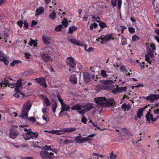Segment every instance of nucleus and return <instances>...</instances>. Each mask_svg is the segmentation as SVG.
<instances>
[{
	"instance_id": "60",
	"label": "nucleus",
	"mask_w": 159,
	"mask_h": 159,
	"mask_svg": "<svg viewBox=\"0 0 159 159\" xmlns=\"http://www.w3.org/2000/svg\"><path fill=\"white\" fill-rule=\"evenodd\" d=\"M47 110V108L46 107H43L42 109V112L46 114V112Z\"/></svg>"
},
{
	"instance_id": "3",
	"label": "nucleus",
	"mask_w": 159,
	"mask_h": 159,
	"mask_svg": "<svg viewBox=\"0 0 159 159\" xmlns=\"http://www.w3.org/2000/svg\"><path fill=\"white\" fill-rule=\"evenodd\" d=\"M147 52L150 57H153L154 56V51L156 49L155 44L151 43H146Z\"/></svg>"
},
{
	"instance_id": "14",
	"label": "nucleus",
	"mask_w": 159,
	"mask_h": 159,
	"mask_svg": "<svg viewBox=\"0 0 159 159\" xmlns=\"http://www.w3.org/2000/svg\"><path fill=\"white\" fill-rule=\"evenodd\" d=\"M84 107L80 104H78L74 105L71 107V109L72 110H75L79 113V111H81L82 108Z\"/></svg>"
},
{
	"instance_id": "10",
	"label": "nucleus",
	"mask_w": 159,
	"mask_h": 159,
	"mask_svg": "<svg viewBox=\"0 0 159 159\" xmlns=\"http://www.w3.org/2000/svg\"><path fill=\"white\" fill-rule=\"evenodd\" d=\"M144 98L147 101L149 100L150 102H153L159 98V94H152L147 97H145Z\"/></svg>"
},
{
	"instance_id": "36",
	"label": "nucleus",
	"mask_w": 159,
	"mask_h": 159,
	"mask_svg": "<svg viewBox=\"0 0 159 159\" xmlns=\"http://www.w3.org/2000/svg\"><path fill=\"white\" fill-rule=\"evenodd\" d=\"M0 61L4 62L6 65H7L9 63L7 59L4 58H0Z\"/></svg>"
},
{
	"instance_id": "15",
	"label": "nucleus",
	"mask_w": 159,
	"mask_h": 159,
	"mask_svg": "<svg viewBox=\"0 0 159 159\" xmlns=\"http://www.w3.org/2000/svg\"><path fill=\"white\" fill-rule=\"evenodd\" d=\"M31 106L32 105L30 102L28 101L24 104L23 110L28 112L30 110Z\"/></svg>"
},
{
	"instance_id": "31",
	"label": "nucleus",
	"mask_w": 159,
	"mask_h": 159,
	"mask_svg": "<svg viewBox=\"0 0 159 159\" xmlns=\"http://www.w3.org/2000/svg\"><path fill=\"white\" fill-rule=\"evenodd\" d=\"M98 26V25L96 23H91L89 26L90 29V30H92L94 28H96Z\"/></svg>"
},
{
	"instance_id": "33",
	"label": "nucleus",
	"mask_w": 159,
	"mask_h": 159,
	"mask_svg": "<svg viewBox=\"0 0 159 159\" xmlns=\"http://www.w3.org/2000/svg\"><path fill=\"white\" fill-rule=\"evenodd\" d=\"M118 89V92L119 93H120L122 92H125L126 91V87H118L117 86Z\"/></svg>"
},
{
	"instance_id": "30",
	"label": "nucleus",
	"mask_w": 159,
	"mask_h": 159,
	"mask_svg": "<svg viewBox=\"0 0 159 159\" xmlns=\"http://www.w3.org/2000/svg\"><path fill=\"white\" fill-rule=\"evenodd\" d=\"M66 128V133H69L75 131L76 130L75 127H69Z\"/></svg>"
},
{
	"instance_id": "12",
	"label": "nucleus",
	"mask_w": 159,
	"mask_h": 159,
	"mask_svg": "<svg viewBox=\"0 0 159 159\" xmlns=\"http://www.w3.org/2000/svg\"><path fill=\"white\" fill-rule=\"evenodd\" d=\"M52 39L51 36H48L46 35H43L42 36V39L43 43L46 45H48L50 43V41Z\"/></svg>"
},
{
	"instance_id": "28",
	"label": "nucleus",
	"mask_w": 159,
	"mask_h": 159,
	"mask_svg": "<svg viewBox=\"0 0 159 159\" xmlns=\"http://www.w3.org/2000/svg\"><path fill=\"white\" fill-rule=\"evenodd\" d=\"M130 107L131 106L129 104H127L126 103H124L121 106L122 108L125 110H129Z\"/></svg>"
},
{
	"instance_id": "37",
	"label": "nucleus",
	"mask_w": 159,
	"mask_h": 159,
	"mask_svg": "<svg viewBox=\"0 0 159 159\" xmlns=\"http://www.w3.org/2000/svg\"><path fill=\"white\" fill-rule=\"evenodd\" d=\"M51 146H50L45 145V146L43 147V149L47 151L51 150L52 151V152H53V150H51Z\"/></svg>"
},
{
	"instance_id": "19",
	"label": "nucleus",
	"mask_w": 159,
	"mask_h": 159,
	"mask_svg": "<svg viewBox=\"0 0 159 159\" xmlns=\"http://www.w3.org/2000/svg\"><path fill=\"white\" fill-rule=\"evenodd\" d=\"M11 84L9 83V81L6 79H5L4 80H2L1 82H0V87H5L7 85L10 87H11Z\"/></svg>"
},
{
	"instance_id": "62",
	"label": "nucleus",
	"mask_w": 159,
	"mask_h": 159,
	"mask_svg": "<svg viewBox=\"0 0 159 159\" xmlns=\"http://www.w3.org/2000/svg\"><path fill=\"white\" fill-rule=\"evenodd\" d=\"M56 130H52L48 132V133H51L53 134H56Z\"/></svg>"
},
{
	"instance_id": "55",
	"label": "nucleus",
	"mask_w": 159,
	"mask_h": 159,
	"mask_svg": "<svg viewBox=\"0 0 159 159\" xmlns=\"http://www.w3.org/2000/svg\"><path fill=\"white\" fill-rule=\"evenodd\" d=\"M112 93L114 94H116L117 93H119V92H118L117 87L116 89H114V90H112Z\"/></svg>"
},
{
	"instance_id": "52",
	"label": "nucleus",
	"mask_w": 159,
	"mask_h": 159,
	"mask_svg": "<svg viewBox=\"0 0 159 159\" xmlns=\"http://www.w3.org/2000/svg\"><path fill=\"white\" fill-rule=\"evenodd\" d=\"M30 41H31L32 45L33 44L34 47L36 46L37 43L36 42L35 40L32 39L31 38H30Z\"/></svg>"
},
{
	"instance_id": "24",
	"label": "nucleus",
	"mask_w": 159,
	"mask_h": 159,
	"mask_svg": "<svg viewBox=\"0 0 159 159\" xmlns=\"http://www.w3.org/2000/svg\"><path fill=\"white\" fill-rule=\"evenodd\" d=\"M28 112V111L23 110L21 114L19 116V117L22 119H27Z\"/></svg>"
},
{
	"instance_id": "17",
	"label": "nucleus",
	"mask_w": 159,
	"mask_h": 159,
	"mask_svg": "<svg viewBox=\"0 0 159 159\" xmlns=\"http://www.w3.org/2000/svg\"><path fill=\"white\" fill-rule=\"evenodd\" d=\"M18 134L17 131L15 129L11 130L9 133V136L12 139L16 138Z\"/></svg>"
},
{
	"instance_id": "39",
	"label": "nucleus",
	"mask_w": 159,
	"mask_h": 159,
	"mask_svg": "<svg viewBox=\"0 0 159 159\" xmlns=\"http://www.w3.org/2000/svg\"><path fill=\"white\" fill-rule=\"evenodd\" d=\"M60 135L64 134L66 133V128H63L59 130Z\"/></svg>"
},
{
	"instance_id": "1",
	"label": "nucleus",
	"mask_w": 159,
	"mask_h": 159,
	"mask_svg": "<svg viewBox=\"0 0 159 159\" xmlns=\"http://www.w3.org/2000/svg\"><path fill=\"white\" fill-rule=\"evenodd\" d=\"M95 103L99 106L113 107L115 106V102L113 98H111L107 101L105 97H100L95 98Z\"/></svg>"
},
{
	"instance_id": "22",
	"label": "nucleus",
	"mask_w": 159,
	"mask_h": 159,
	"mask_svg": "<svg viewBox=\"0 0 159 159\" xmlns=\"http://www.w3.org/2000/svg\"><path fill=\"white\" fill-rule=\"evenodd\" d=\"M147 107V106H145L144 107L141 108L139 109L137 114V117L139 118H140L143 116V112Z\"/></svg>"
},
{
	"instance_id": "46",
	"label": "nucleus",
	"mask_w": 159,
	"mask_h": 159,
	"mask_svg": "<svg viewBox=\"0 0 159 159\" xmlns=\"http://www.w3.org/2000/svg\"><path fill=\"white\" fill-rule=\"evenodd\" d=\"M28 120L32 123H33L36 121V119L34 117H31L29 118Z\"/></svg>"
},
{
	"instance_id": "50",
	"label": "nucleus",
	"mask_w": 159,
	"mask_h": 159,
	"mask_svg": "<svg viewBox=\"0 0 159 159\" xmlns=\"http://www.w3.org/2000/svg\"><path fill=\"white\" fill-rule=\"evenodd\" d=\"M118 8L120 9L121 7V5L122 2V0H118Z\"/></svg>"
},
{
	"instance_id": "45",
	"label": "nucleus",
	"mask_w": 159,
	"mask_h": 159,
	"mask_svg": "<svg viewBox=\"0 0 159 159\" xmlns=\"http://www.w3.org/2000/svg\"><path fill=\"white\" fill-rule=\"evenodd\" d=\"M145 60L149 64H151V60L150 61V59L148 55L147 54L145 55Z\"/></svg>"
},
{
	"instance_id": "18",
	"label": "nucleus",
	"mask_w": 159,
	"mask_h": 159,
	"mask_svg": "<svg viewBox=\"0 0 159 159\" xmlns=\"http://www.w3.org/2000/svg\"><path fill=\"white\" fill-rule=\"evenodd\" d=\"M120 69L121 71L123 72L124 73H127L126 75H130L132 74V73H130L132 72V70L130 69L125 68L124 66L120 67Z\"/></svg>"
},
{
	"instance_id": "61",
	"label": "nucleus",
	"mask_w": 159,
	"mask_h": 159,
	"mask_svg": "<svg viewBox=\"0 0 159 159\" xmlns=\"http://www.w3.org/2000/svg\"><path fill=\"white\" fill-rule=\"evenodd\" d=\"M37 22L34 20H33L32 22V24H31V26L32 27L33 26H34V25H37Z\"/></svg>"
},
{
	"instance_id": "5",
	"label": "nucleus",
	"mask_w": 159,
	"mask_h": 159,
	"mask_svg": "<svg viewBox=\"0 0 159 159\" xmlns=\"http://www.w3.org/2000/svg\"><path fill=\"white\" fill-rule=\"evenodd\" d=\"M57 98L58 101L61 103V109L65 111H68L70 110V107L69 105H66L63 102V100L60 96L59 95H58L57 96Z\"/></svg>"
},
{
	"instance_id": "32",
	"label": "nucleus",
	"mask_w": 159,
	"mask_h": 159,
	"mask_svg": "<svg viewBox=\"0 0 159 159\" xmlns=\"http://www.w3.org/2000/svg\"><path fill=\"white\" fill-rule=\"evenodd\" d=\"M56 16V13L54 11H53L52 13L50 14L49 17V18L52 20H54Z\"/></svg>"
},
{
	"instance_id": "56",
	"label": "nucleus",
	"mask_w": 159,
	"mask_h": 159,
	"mask_svg": "<svg viewBox=\"0 0 159 159\" xmlns=\"http://www.w3.org/2000/svg\"><path fill=\"white\" fill-rule=\"evenodd\" d=\"M144 63L143 62H142L141 63H139L138 62L139 65L140 66L141 68H144Z\"/></svg>"
},
{
	"instance_id": "27",
	"label": "nucleus",
	"mask_w": 159,
	"mask_h": 159,
	"mask_svg": "<svg viewBox=\"0 0 159 159\" xmlns=\"http://www.w3.org/2000/svg\"><path fill=\"white\" fill-rule=\"evenodd\" d=\"M44 9L43 7L38 8L36 11V16H38L43 13L44 11Z\"/></svg>"
},
{
	"instance_id": "21",
	"label": "nucleus",
	"mask_w": 159,
	"mask_h": 159,
	"mask_svg": "<svg viewBox=\"0 0 159 159\" xmlns=\"http://www.w3.org/2000/svg\"><path fill=\"white\" fill-rule=\"evenodd\" d=\"M41 96L42 97V99L44 101L47 106H49L51 105V103L47 97L43 95H41Z\"/></svg>"
},
{
	"instance_id": "40",
	"label": "nucleus",
	"mask_w": 159,
	"mask_h": 159,
	"mask_svg": "<svg viewBox=\"0 0 159 159\" xmlns=\"http://www.w3.org/2000/svg\"><path fill=\"white\" fill-rule=\"evenodd\" d=\"M101 75L102 76L104 77H107L108 76V75H107L106 73V71L103 70H101Z\"/></svg>"
},
{
	"instance_id": "20",
	"label": "nucleus",
	"mask_w": 159,
	"mask_h": 159,
	"mask_svg": "<svg viewBox=\"0 0 159 159\" xmlns=\"http://www.w3.org/2000/svg\"><path fill=\"white\" fill-rule=\"evenodd\" d=\"M84 78L85 82L86 83L90 82V75L88 73L86 72L84 74Z\"/></svg>"
},
{
	"instance_id": "26",
	"label": "nucleus",
	"mask_w": 159,
	"mask_h": 159,
	"mask_svg": "<svg viewBox=\"0 0 159 159\" xmlns=\"http://www.w3.org/2000/svg\"><path fill=\"white\" fill-rule=\"evenodd\" d=\"M70 81L72 84H76L77 82V78L75 75H71L70 77Z\"/></svg>"
},
{
	"instance_id": "6",
	"label": "nucleus",
	"mask_w": 159,
	"mask_h": 159,
	"mask_svg": "<svg viewBox=\"0 0 159 159\" xmlns=\"http://www.w3.org/2000/svg\"><path fill=\"white\" fill-rule=\"evenodd\" d=\"M39 155L43 159H50L54 155L52 152L49 153L46 151H41Z\"/></svg>"
},
{
	"instance_id": "11",
	"label": "nucleus",
	"mask_w": 159,
	"mask_h": 159,
	"mask_svg": "<svg viewBox=\"0 0 159 159\" xmlns=\"http://www.w3.org/2000/svg\"><path fill=\"white\" fill-rule=\"evenodd\" d=\"M103 83L105 84H108L107 86V88L106 89L109 90H111L114 88V87L112 85V84L113 83V81L111 80H105L103 81Z\"/></svg>"
},
{
	"instance_id": "64",
	"label": "nucleus",
	"mask_w": 159,
	"mask_h": 159,
	"mask_svg": "<svg viewBox=\"0 0 159 159\" xmlns=\"http://www.w3.org/2000/svg\"><path fill=\"white\" fill-rule=\"evenodd\" d=\"M154 38L159 43V37H157V36H155Z\"/></svg>"
},
{
	"instance_id": "42",
	"label": "nucleus",
	"mask_w": 159,
	"mask_h": 159,
	"mask_svg": "<svg viewBox=\"0 0 159 159\" xmlns=\"http://www.w3.org/2000/svg\"><path fill=\"white\" fill-rule=\"evenodd\" d=\"M64 110H63L61 109V111L60 112L59 114V116H65L67 114V113H65L64 112Z\"/></svg>"
},
{
	"instance_id": "59",
	"label": "nucleus",
	"mask_w": 159,
	"mask_h": 159,
	"mask_svg": "<svg viewBox=\"0 0 159 159\" xmlns=\"http://www.w3.org/2000/svg\"><path fill=\"white\" fill-rule=\"evenodd\" d=\"M83 123L85 124L86 123L87 120L86 119L84 118V116L82 117V119H81Z\"/></svg>"
},
{
	"instance_id": "41",
	"label": "nucleus",
	"mask_w": 159,
	"mask_h": 159,
	"mask_svg": "<svg viewBox=\"0 0 159 159\" xmlns=\"http://www.w3.org/2000/svg\"><path fill=\"white\" fill-rule=\"evenodd\" d=\"M139 39L138 36L136 35H134L132 37V41H136Z\"/></svg>"
},
{
	"instance_id": "16",
	"label": "nucleus",
	"mask_w": 159,
	"mask_h": 159,
	"mask_svg": "<svg viewBox=\"0 0 159 159\" xmlns=\"http://www.w3.org/2000/svg\"><path fill=\"white\" fill-rule=\"evenodd\" d=\"M114 38L113 37L112 35L111 34H107L103 38H101V39L102 41L105 42H107L111 39H113Z\"/></svg>"
},
{
	"instance_id": "35",
	"label": "nucleus",
	"mask_w": 159,
	"mask_h": 159,
	"mask_svg": "<svg viewBox=\"0 0 159 159\" xmlns=\"http://www.w3.org/2000/svg\"><path fill=\"white\" fill-rule=\"evenodd\" d=\"M62 28V25H60L55 27V30L56 31L59 32L61 30Z\"/></svg>"
},
{
	"instance_id": "4",
	"label": "nucleus",
	"mask_w": 159,
	"mask_h": 159,
	"mask_svg": "<svg viewBox=\"0 0 159 159\" xmlns=\"http://www.w3.org/2000/svg\"><path fill=\"white\" fill-rule=\"evenodd\" d=\"M38 135V133L37 132H29L26 133L25 135H23V137L26 140H29L30 139H35Z\"/></svg>"
},
{
	"instance_id": "47",
	"label": "nucleus",
	"mask_w": 159,
	"mask_h": 159,
	"mask_svg": "<svg viewBox=\"0 0 159 159\" xmlns=\"http://www.w3.org/2000/svg\"><path fill=\"white\" fill-rule=\"evenodd\" d=\"M99 25L101 28H104L107 26L106 23L103 22L100 23L99 24Z\"/></svg>"
},
{
	"instance_id": "34",
	"label": "nucleus",
	"mask_w": 159,
	"mask_h": 159,
	"mask_svg": "<svg viewBox=\"0 0 159 159\" xmlns=\"http://www.w3.org/2000/svg\"><path fill=\"white\" fill-rule=\"evenodd\" d=\"M68 23L67 20L66 18H64L62 22V25L64 27H66Z\"/></svg>"
},
{
	"instance_id": "38",
	"label": "nucleus",
	"mask_w": 159,
	"mask_h": 159,
	"mask_svg": "<svg viewBox=\"0 0 159 159\" xmlns=\"http://www.w3.org/2000/svg\"><path fill=\"white\" fill-rule=\"evenodd\" d=\"M110 155L111 159H115L117 157V155L116 154H114L113 152H112L111 153H110Z\"/></svg>"
},
{
	"instance_id": "58",
	"label": "nucleus",
	"mask_w": 159,
	"mask_h": 159,
	"mask_svg": "<svg viewBox=\"0 0 159 159\" xmlns=\"http://www.w3.org/2000/svg\"><path fill=\"white\" fill-rule=\"evenodd\" d=\"M43 119L44 120H45L46 121V123H47V116L46 115V114H44V115L43 116Z\"/></svg>"
},
{
	"instance_id": "2",
	"label": "nucleus",
	"mask_w": 159,
	"mask_h": 159,
	"mask_svg": "<svg viewBox=\"0 0 159 159\" xmlns=\"http://www.w3.org/2000/svg\"><path fill=\"white\" fill-rule=\"evenodd\" d=\"M95 135V134H91L89 135L87 137H82L81 136H78L75 138V140L76 143H82L89 140H91V138Z\"/></svg>"
},
{
	"instance_id": "23",
	"label": "nucleus",
	"mask_w": 159,
	"mask_h": 159,
	"mask_svg": "<svg viewBox=\"0 0 159 159\" xmlns=\"http://www.w3.org/2000/svg\"><path fill=\"white\" fill-rule=\"evenodd\" d=\"M41 57L45 62H48L50 60L52 61L49 56L47 54H43L41 55Z\"/></svg>"
},
{
	"instance_id": "51",
	"label": "nucleus",
	"mask_w": 159,
	"mask_h": 159,
	"mask_svg": "<svg viewBox=\"0 0 159 159\" xmlns=\"http://www.w3.org/2000/svg\"><path fill=\"white\" fill-rule=\"evenodd\" d=\"M116 0H111V4L113 7H116Z\"/></svg>"
},
{
	"instance_id": "57",
	"label": "nucleus",
	"mask_w": 159,
	"mask_h": 159,
	"mask_svg": "<svg viewBox=\"0 0 159 159\" xmlns=\"http://www.w3.org/2000/svg\"><path fill=\"white\" fill-rule=\"evenodd\" d=\"M18 25L21 28L22 26L23 22L22 21H19L17 22Z\"/></svg>"
},
{
	"instance_id": "9",
	"label": "nucleus",
	"mask_w": 159,
	"mask_h": 159,
	"mask_svg": "<svg viewBox=\"0 0 159 159\" xmlns=\"http://www.w3.org/2000/svg\"><path fill=\"white\" fill-rule=\"evenodd\" d=\"M35 81L39 84L42 86L43 88H46L47 87V84L45 78L41 77L34 79Z\"/></svg>"
},
{
	"instance_id": "29",
	"label": "nucleus",
	"mask_w": 159,
	"mask_h": 159,
	"mask_svg": "<svg viewBox=\"0 0 159 159\" xmlns=\"http://www.w3.org/2000/svg\"><path fill=\"white\" fill-rule=\"evenodd\" d=\"M77 29L76 26H74L72 27L70 26L69 27L68 33L70 34H72L73 32L75 30Z\"/></svg>"
},
{
	"instance_id": "53",
	"label": "nucleus",
	"mask_w": 159,
	"mask_h": 159,
	"mask_svg": "<svg viewBox=\"0 0 159 159\" xmlns=\"http://www.w3.org/2000/svg\"><path fill=\"white\" fill-rule=\"evenodd\" d=\"M129 32L131 33H133L135 31L134 29V28L132 27H129Z\"/></svg>"
},
{
	"instance_id": "63",
	"label": "nucleus",
	"mask_w": 159,
	"mask_h": 159,
	"mask_svg": "<svg viewBox=\"0 0 159 159\" xmlns=\"http://www.w3.org/2000/svg\"><path fill=\"white\" fill-rule=\"evenodd\" d=\"M73 142V141L71 140H68V139H66L65 140L64 143H71Z\"/></svg>"
},
{
	"instance_id": "25",
	"label": "nucleus",
	"mask_w": 159,
	"mask_h": 159,
	"mask_svg": "<svg viewBox=\"0 0 159 159\" xmlns=\"http://www.w3.org/2000/svg\"><path fill=\"white\" fill-rule=\"evenodd\" d=\"M146 119L149 121L150 120L153 121H155L156 120V119H154L152 118L153 115L150 113H148L146 114Z\"/></svg>"
},
{
	"instance_id": "48",
	"label": "nucleus",
	"mask_w": 159,
	"mask_h": 159,
	"mask_svg": "<svg viewBox=\"0 0 159 159\" xmlns=\"http://www.w3.org/2000/svg\"><path fill=\"white\" fill-rule=\"evenodd\" d=\"M57 104L55 103L54 105H53L52 107V110L54 113H55L56 111V109L57 108Z\"/></svg>"
},
{
	"instance_id": "49",
	"label": "nucleus",
	"mask_w": 159,
	"mask_h": 159,
	"mask_svg": "<svg viewBox=\"0 0 159 159\" xmlns=\"http://www.w3.org/2000/svg\"><path fill=\"white\" fill-rule=\"evenodd\" d=\"M87 109H86V108L81 110V111H79V113L83 115L85 112H87Z\"/></svg>"
},
{
	"instance_id": "44",
	"label": "nucleus",
	"mask_w": 159,
	"mask_h": 159,
	"mask_svg": "<svg viewBox=\"0 0 159 159\" xmlns=\"http://www.w3.org/2000/svg\"><path fill=\"white\" fill-rule=\"evenodd\" d=\"M20 91H19L18 92H16L13 94V96L16 98H18L19 97V93H20L21 94L23 95V93H21L20 92Z\"/></svg>"
},
{
	"instance_id": "13",
	"label": "nucleus",
	"mask_w": 159,
	"mask_h": 159,
	"mask_svg": "<svg viewBox=\"0 0 159 159\" xmlns=\"http://www.w3.org/2000/svg\"><path fill=\"white\" fill-rule=\"evenodd\" d=\"M68 41L69 42L77 46H82L84 45V44L80 42L79 40L75 38L69 39H68Z\"/></svg>"
},
{
	"instance_id": "8",
	"label": "nucleus",
	"mask_w": 159,
	"mask_h": 159,
	"mask_svg": "<svg viewBox=\"0 0 159 159\" xmlns=\"http://www.w3.org/2000/svg\"><path fill=\"white\" fill-rule=\"evenodd\" d=\"M67 65L72 68H74L76 66V63L74 59L72 57H68L66 60Z\"/></svg>"
},
{
	"instance_id": "7",
	"label": "nucleus",
	"mask_w": 159,
	"mask_h": 159,
	"mask_svg": "<svg viewBox=\"0 0 159 159\" xmlns=\"http://www.w3.org/2000/svg\"><path fill=\"white\" fill-rule=\"evenodd\" d=\"M22 81L20 79L17 80L16 83L15 84H10L11 88L15 87V89L16 92H18L21 89Z\"/></svg>"
},
{
	"instance_id": "43",
	"label": "nucleus",
	"mask_w": 159,
	"mask_h": 159,
	"mask_svg": "<svg viewBox=\"0 0 159 159\" xmlns=\"http://www.w3.org/2000/svg\"><path fill=\"white\" fill-rule=\"evenodd\" d=\"M92 18L93 19V20L92 21V22L96 21L98 23L99 22V20H97L98 19H99V18L98 17H95L93 16H92Z\"/></svg>"
},
{
	"instance_id": "54",
	"label": "nucleus",
	"mask_w": 159,
	"mask_h": 159,
	"mask_svg": "<svg viewBox=\"0 0 159 159\" xmlns=\"http://www.w3.org/2000/svg\"><path fill=\"white\" fill-rule=\"evenodd\" d=\"M25 57L27 59H30V54L29 53H25Z\"/></svg>"
}]
</instances>
